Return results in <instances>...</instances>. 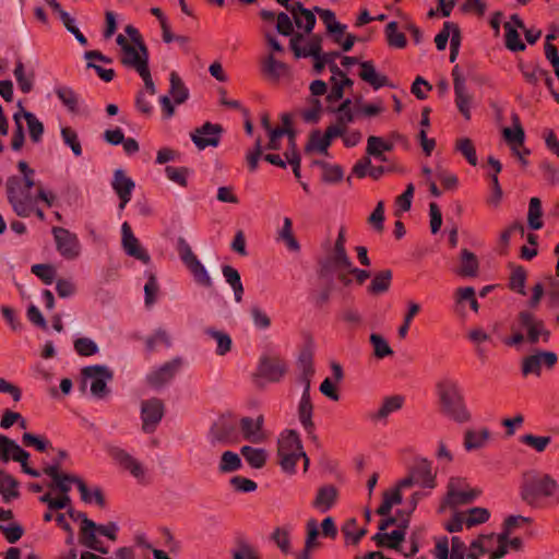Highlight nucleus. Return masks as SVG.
<instances>
[{
	"label": "nucleus",
	"mask_w": 559,
	"mask_h": 559,
	"mask_svg": "<svg viewBox=\"0 0 559 559\" xmlns=\"http://www.w3.org/2000/svg\"><path fill=\"white\" fill-rule=\"evenodd\" d=\"M111 187L120 200L119 209L122 211L132 198L135 182L127 176L124 170L117 169L114 173Z\"/></svg>",
	"instance_id": "412c9836"
},
{
	"label": "nucleus",
	"mask_w": 559,
	"mask_h": 559,
	"mask_svg": "<svg viewBox=\"0 0 559 559\" xmlns=\"http://www.w3.org/2000/svg\"><path fill=\"white\" fill-rule=\"evenodd\" d=\"M333 112L336 116V121L329 127L336 128L340 131V134H342L343 129L347 128V126L355 120V114L352 109V100L349 98L343 100V103L334 109Z\"/></svg>",
	"instance_id": "58836bf2"
},
{
	"label": "nucleus",
	"mask_w": 559,
	"mask_h": 559,
	"mask_svg": "<svg viewBox=\"0 0 559 559\" xmlns=\"http://www.w3.org/2000/svg\"><path fill=\"white\" fill-rule=\"evenodd\" d=\"M385 35L389 46L393 48L402 49L407 44L405 35L397 31V23L394 21L386 25Z\"/></svg>",
	"instance_id": "bf43d9fd"
},
{
	"label": "nucleus",
	"mask_w": 559,
	"mask_h": 559,
	"mask_svg": "<svg viewBox=\"0 0 559 559\" xmlns=\"http://www.w3.org/2000/svg\"><path fill=\"white\" fill-rule=\"evenodd\" d=\"M98 535L97 524L88 518H84V524L81 525L80 530L81 544L100 554H107L108 548L103 546L102 542L97 538Z\"/></svg>",
	"instance_id": "393cba45"
},
{
	"label": "nucleus",
	"mask_w": 559,
	"mask_h": 559,
	"mask_svg": "<svg viewBox=\"0 0 559 559\" xmlns=\"http://www.w3.org/2000/svg\"><path fill=\"white\" fill-rule=\"evenodd\" d=\"M188 270L191 272L194 281L204 286V287H211L213 285L212 278L206 271L205 266L200 262L198 259L193 263L189 264Z\"/></svg>",
	"instance_id": "680f3d73"
},
{
	"label": "nucleus",
	"mask_w": 559,
	"mask_h": 559,
	"mask_svg": "<svg viewBox=\"0 0 559 559\" xmlns=\"http://www.w3.org/2000/svg\"><path fill=\"white\" fill-rule=\"evenodd\" d=\"M240 453L246 460V462L252 467V468H262L267 460V452L264 449L261 448H253L250 445H243L240 449Z\"/></svg>",
	"instance_id": "79ce46f5"
},
{
	"label": "nucleus",
	"mask_w": 559,
	"mask_h": 559,
	"mask_svg": "<svg viewBox=\"0 0 559 559\" xmlns=\"http://www.w3.org/2000/svg\"><path fill=\"white\" fill-rule=\"evenodd\" d=\"M490 439L488 428L467 430L464 436V448L466 451L479 450L486 447Z\"/></svg>",
	"instance_id": "4c0bfd02"
},
{
	"label": "nucleus",
	"mask_w": 559,
	"mask_h": 559,
	"mask_svg": "<svg viewBox=\"0 0 559 559\" xmlns=\"http://www.w3.org/2000/svg\"><path fill=\"white\" fill-rule=\"evenodd\" d=\"M436 391L442 415L459 424L467 423L471 419V413L466 407L457 380L443 378L437 383Z\"/></svg>",
	"instance_id": "f03ea898"
},
{
	"label": "nucleus",
	"mask_w": 559,
	"mask_h": 559,
	"mask_svg": "<svg viewBox=\"0 0 559 559\" xmlns=\"http://www.w3.org/2000/svg\"><path fill=\"white\" fill-rule=\"evenodd\" d=\"M164 415V405L157 399L144 401L141 406L142 429L144 432H153Z\"/></svg>",
	"instance_id": "aec40b11"
},
{
	"label": "nucleus",
	"mask_w": 559,
	"mask_h": 559,
	"mask_svg": "<svg viewBox=\"0 0 559 559\" xmlns=\"http://www.w3.org/2000/svg\"><path fill=\"white\" fill-rule=\"evenodd\" d=\"M34 180H20L19 177H10L7 181L8 200L17 216L28 217L35 211L37 204L36 194L32 192Z\"/></svg>",
	"instance_id": "20e7f679"
},
{
	"label": "nucleus",
	"mask_w": 559,
	"mask_h": 559,
	"mask_svg": "<svg viewBox=\"0 0 559 559\" xmlns=\"http://www.w3.org/2000/svg\"><path fill=\"white\" fill-rule=\"evenodd\" d=\"M478 271V260L476 255L467 249L461 251L460 267L456 273L463 277H474Z\"/></svg>",
	"instance_id": "a19ab883"
},
{
	"label": "nucleus",
	"mask_w": 559,
	"mask_h": 559,
	"mask_svg": "<svg viewBox=\"0 0 559 559\" xmlns=\"http://www.w3.org/2000/svg\"><path fill=\"white\" fill-rule=\"evenodd\" d=\"M350 259L347 255L345 247L334 246L332 251L326 257V266L337 273V277L345 285H348L350 281L344 277V271L350 266Z\"/></svg>",
	"instance_id": "a878e982"
},
{
	"label": "nucleus",
	"mask_w": 559,
	"mask_h": 559,
	"mask_svg": "<svg viewBox=\"0 0 559 559\" xmlns=\"http://www.w3.org/2000/svg\"><path fill=\"white\" fill-rule=\"evenodd\" d=\"M169 97H171L177 105L185 103L189 97V91L183 84L180 76L173 71L169 74Z\"/></svg>",
	"instance_id": "c03bdc74"
},
{
	"label": "nucleus",
	"mask_w": 559,
	"mask_h": 559,
	"mask_svg": "<svg viewBox=\"0 0 559 559\" xmlns=\"http://www.w3.org/2000/svg\"><path fill=\"white\" fill-rule=\"evenodd\" d=\"M342 533L345 536V543L346 544H353L356 545L360 542V539L366 535L367 530L366 528H359L357 526L356 519L352 518L348 519L344 525L342 526Z\"/></svg>",
	"instance_id": "8fccbe9b"
},
{
	"label": "nucleus",
	"mask_w": 559,
	"mask_h": 559,
	"mask_svg": "<svg viewBox=\"0 0 559 559\" xmlns=\"http://www.w3.org/2000/svg\"><path fill=\"white\" fill-rule=\"evenodd\" d=\"M277 456L282 469L295 474L297 462L304 460V469L309 466V457L304 451L299 433L296 430H284L277 439Z\"/></svg>",
	"instance_id": "7ed1b4c3"
},
{
	"label": "nucleus",
	"mask_w": 559,
	"mask_h": 559,
	"mask_svg": "<svg viewBox=\"0 0 559 559\" xmlns=\"http://www.w3.org/2000/svg\"><path fill=\"white\" fill-rule=\"evenodd\" d=\"M286 370L287 368L285 362L278 359L265 358L259 366L260 376L272 382L280 381L284 377Z\"/></svg>",
	"instance_id": "72a5a7b5"
},
{
	"label": "nucleus",
	"mask_w": 559,
	"mask_h": 559,
	"mask_svg": "<svg viewBox=\"0 0 559 559\" xmlns=\"http://www.w3.org/2000/svg\"><path fill=\"white\" fill-rule=\"evenodd\" d=\"M13 73L17 82L19 88L25 94L29 93L34 86V73H26L22 61L16 62Z\"/></svg>",
	"instance_id": "603ef678"
},
{
	"label": "nucleus",
	"mask_w": 559,
	"mask_h": 559,
	"mask_svg": "<svg viewBox=\"0 0 559 559\" xmlns=\"http://www.w3.org/2000/svg\"><path fill=\"white\" fill-rule=\"evenodd\" d=\"M542 216L543 211L540 200L537 197L531 198L527 211V223L530 228L534 230L540 229L544 225Z\"/></svg>",
	"instance_id": "3c124183"
},
{
	"label": "nucleus",
	"mask_w": 559,
	"mask_h": 559,
	"mask_svg": "<svg viewBox=\"0 0 559 559\" xmlns=\"http://www.w3.org/2000/svg\"><path fill=\"white\" fill-rule=\"evenodd\" d=\"M112 371L103 365L87 366L82 369L83 384L88 385L94 397L102 400L109 394L108 382L112 380Z\"/></svg>",
	"instance_id": "423d86ee"
},
{
	"label": "nucleus",
	"mask_w": 559,
	"mask_h": 559,
	"mask_svg": "<svg viewBox=\"0 0 559 559\" xmlns=\"http://www.w3.org/2000/svg\"><path fill=\"white\" fill-rule=\"evenodd\" d=\"M79 491H80L82 501H84L85 503H88V504L95 503L100 507L104 506L105 500H104V496H103L100 488L95 487V488L91 489L83 481V483H79Z\"/></svg>",
	"instance_id": "6e6d98bb"
},
{
	"label": "nucleus",
	"mask_w": 559,
	"mask_h": 559,
	"mask_svg": "<svg viewBox=\"0 0 559 559\" xmlns=\"http://www.w3.org/2000/svg\"><path fill=\"white\" fill-rule=\"evenodd\" d=\"M289 12L294 20L295 25L299 31H302V35L310 34L316 25L314 12L305 8L301 2H295L289 8Z\"/></svg>",
	"instance_id": "b1692460"
},
{
	"label": "nucleus",
	"mask_w": 559,
	"mask_h": 559,
	"mask_svg": "<svg viewBox=\"0 0 559 559\" xmlns=\"http://www.w3.org/2000/svg\"><path fill=\"white\" fill-rule=\"evenodd\" d=\"M519 495L528 507L538 509L545 500L559 503V484L548 473L531 469L523 474Z\"/></svg>",
	"instance_id": "f257e3e1"
},
{
	"label": "nucleus",
	"mask_w": 559,
	"mask_h": 559,
	"mask_svg": "<svg viewBox=\"0 0 559 559\" xmlns=\"http://www.w3.org/2000/svg\"><path fill=\"white\" fill-rule=\"evenodd\" d=\"M44 472L52 479L56 488L60 491L61 495H69L72 485H76L79 488V483H83L80 477L61 473L57 464L47 466Z\"/></svg>",
	"instance_id": "c85d7f7f"
},
{
	"label": "nucleus",
	"mask_w": 559,
	"mask_h": 559,
	"mask_svg": "<svg viewBox=\"0 0 559 559\" xmlns=\"http://www.w3.org/2000/svg\"><path fill=\"white\" fill-rule=\"evenodd\" d=\"M304 374H302V383L305 385L304 392L301 394L299 405H298V417L301 426L308 433L313 431L314 425L312 421V412L313 406L310 399V378L313 374V369L311 366L310 359L301 360Z\"/></svg>",
	"instance_id": "6e6552de"
},
{
	"label": "nucleus",
	"mask_w": 559,
	"mask_h": 559,
	"mask_svg": "<svg viewBox=\"0 0 559 559\" xmlns=\"http://www.w3.org/2000/svg\"><path fill=\"white\" fill-rule=\"evenodd\" d=\"M179 365V360H174L166 362L156 369H153L146 376L147 383L155 389L162 388L175 377Z\"/></svg>",
	"instance_id": "cd10ccee"
},
{
	"label": "nucleus",
	"mask_w": 559,
	"mask_h": 559,
	"mask_svg": "<svg viewBox=\"0 0 559 559\" xmlns=\"http://www.w3.org/2000/svg\"><path fill=\"white\" fill-rule=\"evenodd\" d=\"M557 361L558 356L556 353L549 350H539L523 358L521 364V372L523 377H527L530 374L539 377L542 374L543 366L551 369L557 364Z\"/></svg>",
	"instance_id": "2eb2a0df"
},
{
	"label": "nucleus",
	"mask_w": 559,
	"mask_h": 559,
	"mask_svg": "<svg viewBox=\"0 0 559 559\" xmlns=\"http://www.w3.org/2000/svg\"><path fill=\"white\" fill-rule=\"evenodd\" d=\"M495 545L496 534L480 535L471 543L466 559H479L484 554L492 551Z\"/></svg>",
	"instance_id": "f704fd0d"
},
{
	"label": "nucleus",
	"mask_w": 559,
	"mask_h": 559,
	"mask_svg": "<svg viewBox=\"0 0 559 559\" xmlns=\"http://www.w3.org/2000/svg\"><path fill=\"white\" fill-rule=\"evenodd\" d=\"M415 481H418V479H415L414 476H407L401 479L396 486L384 491L382 503L377 509V513L381 516L389 515L392 508L402 502V490L411 488Z\"/></svg>",
	"instance_id": "6ab92c4d"
},
{
	"label": "nucleus",
	"mask_w": 559,
	"mask_h": 559,
	"mask_svg": "<svg viewBox=\"0 0 559 559\" xmlns=\"http://www.w3.org/2000/svg\"><path fill=\"white\" fill-rule=\"evenodd\" d=\"M370 343L373 347V355L378 359L393 355L392 348L382 335L372 333L370 335Z\"/></svg>",
	"instance_id": "e2e57ef3"
},
{
	"label": "nucleus",
	"mask_w": 559,
	"mask_h": 559,
	"mask_svg": "<svg viewBox=\"0 0 559 559\" xmlns=\"http://www.w3.org/2000/svg\"><path fill=\"white\" fill-rule=\"evenodd\" d=\"M106 452L121 468L128 471L139 483H146V468L127 450L115 444H107Z\"/></svg>",
	"instance_id": "9d476101"
},
{
	"label": "nucleus",
	"mask_w": 559,
	"mask_h": 559,
	"mask_svg": "<svg viewBox=\"0 0 559 559\" xmlns=\"http://www.w3.org/2000/svg\"><path fill=\"white\" fill-rule=\"evenodd\" d=\"M306 531L305 551L298 559H309V551L319 545L317 540L319 536V525L314 519L308 520Z\"/></svg>",
	"instance_id": "09e8293b"
},
{
	"label": "nucleus",
	"mask_w": 559,
	"mask_h": 559,
	"mask_svg": "<svg viewBox=\"0 0 559 559\" xmlns=\"http://www.w3.org/2000/svg\"><path fill=\"white\" fill-rule=\"evenodd\" d=\"M121 243L124 252L129 257H132L146 265L151 263V257L147 250L134 236L130 225L127 222H124L121 226Z\"/></svg>",
	"instance_id": "a211bd4d"
},
{
	"label": "nucleus",
	"mask_w": 559,
	"mask_h": 559,
	"mask_svg": "<svg viewBox=\"0 0 559 559\" xmlns=\"http://www.w3.org/2000/svg\"><path fill=\"white\" fill-rule=\"evenodd\" d=\"M455 151L462 154L472 166L477 165L476 150L471 139H457L455 142Z\"/></svg>",
	"instance_id": "4d7b16f0"
},
{
	"label": "nucleus",
	"mask_w": 559,
	"mask_h": 559,
	"mask_svg": "<svg viewBox=\"0 0 559 559\" xmlns=\"http://www.w3.org/2000/svg\"><path fill=\"white\" fill-rule=\"evenodd\" d=\"M359 78L369 84L373 90H379L384 86H391L389 78L380 73L372 61H362L359 62Z\"/></svg>",
	"instance_id": "bb28decb"
},
{
	"label": "nucleus",
	"mask_w": 559,
	"mask_h": 559,
	"mask_svg": "<svg viewBox=\"0 0 559 559\" xmlns=\"http://www.w3.org/2000/svg\"><path fill=\"white\" fill-rule=\"evenodd\" d=\"M312 165L321 168V177L324 182L336 183L343 179L344 173L342 167L338 165H333L321 160H314Z\"/></svg>",
	"instance_id": "49530a36"
},
{
	"label": "nucleus",
	"mask_w": 559,
	"mask_h": 559,
	"mask_svg": "<svg viewBox=\"0 0 559 559\" xmlns=\"http://www.w3.org/2000/svg\"><path fill=\"white\" fill-rule=\"evenodd\" d=\"M74 350L83 357L93 356L98 353V345L90 337H79L73 343Z\"/></svg>",
	"instance_id": "338daca9"
},
{
	"label": "nucleus",
	"mask_w": 559,
	"mask_h": 559,
	"mask_svg": "<svg viewBox=\"0 0 559 559\" xmlns=\"http://www.w3.org/2000/svg\"><path fill=\"white\" fill-rule=\"evenodd\" d=\"M302 34L294 35L289 40V47L294 52V56L299 58L312 57L314 59L313 69L316 73H321L326 67L321 56V38L319 36L311 37L305 45Z\"/></svg>",
	"instance_id": "0eeeda50"
},
{
	"label": "nucleus",
	"mask_w": 559,
	"mask_h": 559,
	"mask_svg": "<svg viewBox=\"0 0 559 559\" xmlns=\"http://www.w3.org/2000/svg\"><path fill=\"white\" fill-rule=\"evenodd\" d=\"M205 333L211 336L216 342V354L218 356H224L230 352L233 346V341L229 334L223 331H218L212 328L205 330Z\"/></svg>",
	"instance_id": "de8ad7c7"
},
{
	"label": "nucleus",
	"mask_w": 559,
	"mask_h": 559,
	"mask_svg": "<svg viewBox=\"0 0 559 559\" xmlns=\"http://www.w3.org/2000/svg\"><path fill=\"white\" fill-rule=\"evenodd\" d=\"M463 514L465 516V526L467 528L485 523L490 518L489 511L480 507L472 508Z\"/></svg>",
	"instance_id": "052dcab7"
},
{
	"label": "nucleus",
	"mask_w": 559,
	"mask_h": 559,
	"mask_svg": "<svg viewBox=\"0 0 559 559\" xmlns=\"http://www.w3.org/2000/svg\"><path fill=\"white\" fill-rule=\"evenodd\" d=\"M241 467V459L239 454L233 451L223 452L219 463L218 469L221 473H231L236 472Z\"/></svg>",
	"instance_id": "5fc2aeb1"
},
{
	"label": "nucleus",
	"mask_w": 559,
	"mask_h": 559,
	"mask_svg": "<svg viewBox=\"0 0 559 559\" xmlns=\"http://www.w3.org/2000/svg\"><path fill=\"white\" fill-rule=\"evenodd\" d=\"M404 402L405 399L402 395L386 396L382 400L379 408L368 415V418L377 424H386L389 416L399 412Z\"/></svg>",
	"instance_id": "5701e85b"
},
{
	"label": "nucleus",
	"mask_w": 559,
	"mask_h": 559,
	"mask_svg": "<svg viewBox=\"0 0 559 559\" xmlns=\"http://www.w3.org/2000/svg\"><path fill=\"white\" fill-rule=\"evenodd\" d=\"M261 72L263 75L271 80H280L289 73V68L286 63L277 60L275 55L269 52L260 60Z\"/></svg>",
	"instance_id": "7c9ffc66"
},
{
	"label": "nucleus",
	"mask_w": 559,
	"mask_h": 559,
	"mask_svg": "<svg viewBox=\"0 0 559 559\" xmlns=\"http://www.w3.org/2000/svg\"><path fill=\"white\" fill-rule=\"evenodd\" d=\"M340 131L336 128L328 127L325 132L322 134L320 131H316L311 134L309 143L306 150L309 152H318L328 155V150L332 141L338 138Z\"/></svg>",
	"instance_id": "c756f323"
},
{
	"label": "nucleus",
	"mask_w": 559,
	"mask_h": 559,
	"mask_svg": "<svg viewBox=\"0 0 559 559\" xmlns=\"http://www.w3.org/2000/svg\"><path fill=\"white\" fill-rule=\"evenodd\" d=\"M56 249L66 260H75L82 253V246L76 234L63 227H52L51 229Z\"/></svg>",
	"instance_id": "9b49d317"
},
{
	"label": "nucleus",
	"mask_w": 559,
	"mask_h": 559,
	"mask_svg": "<svg viewBox=\"0 0 559 559\" xmlns=\"http://www.w3.org/2000/svg\"><path fill=\"white\" fill-rule=\"evenodd\" d=\"M233 559H260L255 548L245 540H239L231 549Z\"/></svg>",
	"instance_id": "774afa93"
},
{
	"label": "nucleus",
	"mask_w": 559,
	"mask_h": 559,
	"mask_svg": "<svg viewBox=\"0 0 559 559\" xmlns=\"http://www.w3.org/2000/svg\"><path fill=\"white\" fill-rule=\"evenodd\" d=\"M405 526L399 527L391 533L379 532L373 536L378 546L401 550V545L405 538Z\"/></svg>",
	"instance_id": "e433bc0d"
},
{
	"label": "nucleus",
	"mask_w": 559,
	"mask_h": 559,
	"mask_svg": "<svg viewBox=\"0 0 559 559\" xmlns=\"http://www.w3.org/2000/svg\"><path fill=\"white\" fill-rule=\"evenodd\" d=\"M520 325L526 331V340L531 344L548 343L550 331L546 328L543 320L534 313L523 310L518 316Z\"/></svg>",
	"instance_id": "ddd939ff"
},
{
	"label": "nucleus",
	"mask_w": 559,
	"mask_h": 559,
	"mask_svg": "<svg viewBox=\"0 0 559 559\" xmlns=\"http://www.w3.org/2000/svg\"><path fill=\"white\" fill-rule=\"evenodd\" d=\"M283 126L277 127L274 131L267 133L269 142L265 146L266 150L277 151L282 147L281 141L284 136H287L288 140L290 135L295 138L294 132L290 129V119L287 114L282 115Z\"/></svg>",
	"instance_id": "c9c22d12"
},
{
	"label": "nucleus",
	"mask_w": 559,
	"mask_h": 559,
	"mask_svg": "<svg viewBox=\"0 0 559 559\" xmlns=\"http://www.w3.org/2000/svg\"><path fill=\"white\" fill-rule=\"evenodd\" d=\"M447 488L444 504L453 508L473 502L480 495L478 489L472 488L462 477H451Z\"/></svg>",
	"instance_id": "1a4fd4ad"
},
{
	"label": "nucleus",
	"mask_w": 559,
	"mask_h": 559,
	"mask_svg": "<svg viewBox=\"0 0 559 559\" xmlns=\"http://www.w3.org/2000/svg\"><path fill=\"white\" fill-rule=\"evenodd\" d=\"M239 429L245 440L251 443H263L269 439V433L264 429V417L262 415L253 417H242L239 420Z\"/></svg>",
	"instance_id": "f3484780"
},
{
	"label": "nucleus",
	"mask_w": 559,
	"mask_h": 559,
	"mask_svg": "<svg viewBox=\"0 0 559 559\" xmlns=\"http://www.w3.org/2000/svg\"><path fill=\"white\" fill-rule=\"evenodd\" d=\"M453 87L455 95V105L459 111L466 120L471 119V109L473 106V96L466 85V80L459 66L452 69Z\"/></svg>",
	"instance_id": "4468645a"
},
{
	"label": "nucleus",
	"mask_w": 559,
	"mask_h": 559,
	"mask_svg": "<svg viewBox=\"0 0 559 559\" xmlns=\"http://www.w3.org/2000/svg\"><path fill=\"white\" fill-rule=\"evenodd\" d=\"M391 281L392 272L390 270L381 271L373 276L368 292L374 295L385 293L390 288Z\"/></svg>",
	"instance_id": "864d4df0"
},
{
	"label": "nucleus",
	"mask_w": 559,
	"mask_h": 559,
	"mask_svg": "<svg viewBox=\"0 0 559 559\" xmlns=\"http://www.w3.org/2000/svg\"><path fill=\"white\" fill-rule=\"evenodd\" d=\"M277 239L282 240L290 251L297 252L300 249L293 234V222L287 216L283 218V225L277 231Z\"/></svg>",
	"instance_id": "a18cd8bd"
},
{
	"label": "nucleus",
	"mask_w": 559,
	"mask_h": 559,
	"mask_svg": "<svg viewBox=\"0 0 559 559\" xmlns=\"http://www.w3.org/2000/svg\"><path fill=\"white\" fill-rule=\"evenodd\" d=\"M337 489L332 485H325L318 489L312 507L321 513L331 510L337 501Z\"/></svg>",
	"instance_id": "2f4dec72"
},
{
	"label": "nucleus",
	"mask_w": 559,
	"mask_h": 559,
	"mask_svg": "<svg viewBox=\"0 0 559 559\" xmlns=\"http://www.w3.org/2000/svg\"><path fill=\"white\" fill-rule=\"evenodd\" d=\"M28 452L23 450L15 441L0 435V461L8 462L9 460H13L19 462L25 474L32 477H38L39 472L28 466Z\"/></svg>",
	"instance_id": "f8f14e48"
},
{
	"label": "nucleus",
	"mask_w": 559,
	"mask_h": 559,
	"mask_svg": "<svg viewBox=\"0 0 559 559\" xmlns=\"http://www.w3.org/2000/svg\"><path fill=\"white\" fill-rule=\"evenodd\" d=\"M223 129L219 124L205 122L191 133V140L199 150L217 147L221 142Z\"/></svg>",
	"instance_id": "dca6fc26"
},
{
	"label": "nucleus",
	"mask_w": 559,
	"mask_h": 559,
	"mask_svg": "<svg viewBox=\"0 0 559 559\" xmlns=\"http://www.w3.org/2000/svg\"><path fill=\"white\" fill-rule=\"evenodd\" d=\"M503 136L508 144L511 146V150L519 159L525 164L524 155L528 154V151L523 147L524 143V131L520 126H516L514 129L504 128Z\"/></svg>",
	"instance_id": "473e14b6"
},
{
	"label": "nucleus",
	"mask_w": 559,
	"mask_h": 559,
	"mask_svg": "<svg viewBox=\"0 0 559 559\" xmlns=\"http://www.w3.org/2000/svg\"><path fill=\"white\" fill-rule=\"evenodd\" d=\"M506 46L511 51H522L525 49L524 43L520 38V34L511 23L504 24Z\"/></svg>",
	"instance_id": "69168bd1"
},
{
	"label": "nucleus",
	"mask_w": 559,
	"mask_h": 559,
	"mask_svg": "<svg viewBox=\"0 0 559 559\" xmlns=\"http://www.w3.org/2000/svg\"><path fill=\"white\" fill-rule=\"evenodd\" d=\"M520 441L534 449L536 452H544L546 448L550 444L551 438L549 436H535V435H523L520 438Z\"/></svg>",
	"instance_id": "0e129e2a"
},
{
	"label": "nucleus",
	"mask_w": 559,
	"mask_h": 559,
	"mask_svg": "<svg viewBox=\"0 0 559 559\" xmlns=\"http://www.w3.org/2000/svg\"><path fill=\"white\" fill-rule=\"evenodd\" d=\"M0 492L5 501L17 496V481L3 471H0Z\"/></svg>",
	"instance_id": "13d9d810"
},
{
	"label": "nucleus",
	"mask_w": 559,
	"mask_h": 559,
	"mask_svg": "<svg viewBox=\"0 0 559 559\" xmlns=\"http://www.w3.org/2000/svg\"><path fill=\"white\" fill-rule=\"evenodd\" d=\"M314 12L319 14L329 33L342 35L346 29V25L341 24L336 20L335 13L332 10L314 7Z\"/></svg>",
	"instance_id": "37998d69"
},
{
	"label": "nucleus",
	"mask_w": 559,
	"mask_h": 559,
	"mask_svg": "<svg viewBox=\"0 0 559 559\" xmlns=\"http://www.w3.org/2000/svg\"><path fill=\"white\" fill-rule=\"evenodd\" d=\"M26 121L29 138L34 143L41 142L44 134V124L31 111L23 108L22 104L19 103V110L13 115V121L15 129L12 134L11 147L13 151L19 152L22 150L25 141L24 130L22 120Z\"/></svg>",
	"instance_id": "39448f33"
},
{
	"label": "nucleus",
	"mask_w": 559,
	"mask_h": 559,
	"mask_svg": "<svg viewBox=\"0 0 559 559\" xmlns=\"http://www.w3.org/2000/svg\"><path fill=\"white\" fill-rule=\"evenodd\" d=\"M121 62L138 73L148 68V50L145 45H132L122 51Z\"/></svg>",
	"instance_id": "4be33fe9"
},
{
	"label": "nucleus",
	"mask_w": 559,
	"mask_h": 559,
	"mask_svg": "<svg viewBox=\"0 0 559 559\" xmlns=\"http://www.w3.org/2000/svg\"><path fill=\"white\" fill-rule=\"evenodd\" d=\"M393 148V144L381 136L370 135L367 140L366 152L368 155L384 162V152H389Z\"/></svg>",
	"instance_id": "ea45409f"
}]
</instances>
